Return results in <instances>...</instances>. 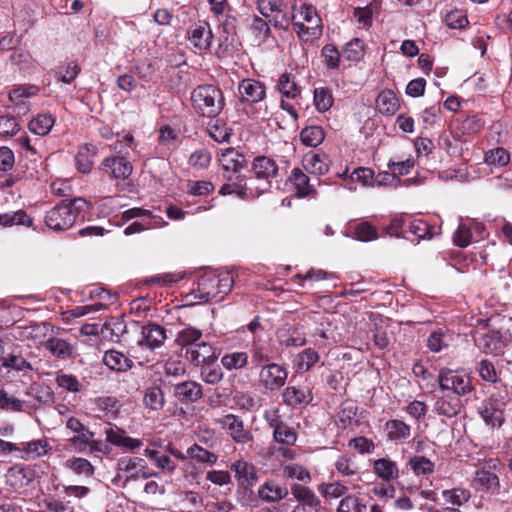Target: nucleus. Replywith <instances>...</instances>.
Wrapping results in <instances>:
<instances>
[{
  "mask_svg": "<svg viewBox=\"0 0 512 512\" xmlns=\"http://www.w3.org/2000/svg\"><path fill=\"white\" fill-rule=\"evenodd\" d=\"M91 204L84 198H74L62 200L55 205L45 215L46 225L55 231H63L71 228L76 221L85 217V213L90 209Z\"/></svg>",
  "mask_w": 512,
  "mask_h": 512,
  "instance_id": "1",
  "label": "nucleus"
},
{
  "mask_svg": "<svg viewBox=\"0 0 512 512\" xmlns=\"http://www.w3.org/2000/svg\"><path fill=\"white\" fill-rule=\"evenodd\" d=\"M191 102L196 113L209 118H216L225 106L222 91L211 84L197 86L191 93Z\"/></svg>",
  "mask_w": 512,
  "mask_h": 512,
  "instance_id": "2",
  "label": "nucleus"
},
{
  "mask_svg": "<svg viewBox=\"0 0 512 512\" xmlns=\"http://www.w3.org/2000/svg\"><path fill=\"white\" fill-rule=\"evenodd\" d=\"M292 10V14H296V18L291 23L298 37L309 40L321 36L322 21L314 5L301 1L299 5L294 3Z\"/></svg>",
  "mask_w": 512,
  "mask_h": 512,
  "instance_id": "3",
  "label": "nucleus"
},
{
  "mask_svg": "<svg viewBox=\"0 0 512 512\" xmlns=\"http://www.w3.org/2000/svg\"><path fill=\"white\" fill-rule=\"evenodd\" d=\"M233 284L230 273L206 272L198 279L196 297L202 302H208L220 295L219 300H222L231 291Z\"/></svg>",
  "mask_w": 512,
  "mask_h": 512,
  "instance_id": "4",
  "label": "nucleus"
},
{
  "mask_svg": "<svg viewBox=\"0 0 512 512\" xmlns=\"http://www.w3.org/2000/svg\"><path fill=\"white\" fill-rule=\"evenodd\" d=\"M263 419L272 430V439L278 445H295L298 439L297 431L284 420L278 408L267 409Z\"/></svg>",
  "mask_w": 512,
  "mask_h": 512,
  "instance_id": "5",
  "label": "nucleus"
},
{
  "mask_svg": "<svg viewBox=\"0 0 512 512\" xmlns=\"http://www.w3.org/2000/svg\"><path fill=\"white\" fill-rule=\"evenodd\" d=\"M258 12L264 18H270L274 28L279 30H288L291 21L296 18V14H289L285 0H255Z\"/></svg>",
  "mask_w": 512,
  "mask_h": 512,
  "instance_id": "6",
  "label": "nucleus"
},
{
  "mask_svg": "<svg viewBox=\"0 0 512 512\" xmlns=\"http://www.w3.org/2000/svg\"><path fill=\"white\" fill-rule=\"evenodd\" d=\"M438 383L441 390L452 391L451 394L460 398L474 390L471 377L463 369H440Z\"/></svg>",
  "mask_w": 512,
  "mask_h": 512,
  "instance_id": "7",
  "label": "nucleus"
},
{
  "mask_svg": "<svg viewBox=\"0 0 512 512\" xmlns=\"http://www.w3.org/2000/svg\"><path fill=\"white\" fill-rule=\"evenodd\" d=\"M116 471H121L131 481L158 477V473L148 468L146 460L139 456H122L116 462Z\"/></svg>",
  "mask_w": 512,
  "mask_h": 512,
  "instance_id": "8",
  "label": "nucleus"
},
{
  "mask_svg": "<svg viewBox=\"0 0 512 512\" xmlns=\"http://www.w3.org/2000/svg\"><path fill=\"white\" fill-rule=\"evenodd\" d=\"M288 378V370L278 363H267L260 367L258 382L266 391L274 392L281 389Z\"/></svg>",
  "mask_w": 512,
  "mask_h": 512,
  "instance_id": "9",
  "label": "nucleus"
},
{
  "mask_svg": "<svg viewBox=\"0 0 512 512\" xmlns=\"http://www.w3.org/2000/svg\"><path fill=\"white\" fill-rule=\"evenodd\" d=\"M511 335L496 329L478 330L474 342L484 353H496L504 348L510 341Z\"/></svg>",
  "mask_w": 512,
  "mask_h": 512,
  "instance_id": "10",
  "label": "nucleus"
},
{
  "mask_svg": "<svg viewBox=\"0 0 512 512\" xmlns=\"http://www.w3.org/2000/svg\"><path fill=\"white\" fill-rule=\"evenodd\" d=\"M219 423L235 443L247 445L253 442L254 435L249 428L245 427L240 416L227 414L219 420Z\"/></svg>",
  "mask_w": 512,
  "mask_h": 512,
  "instance_id": "11",
  "label": "nucleus"
},
{
  "mask_svg": "<svg viewBox=\"0 0 512 512\" xmlns=\"http://www.w3.org/2000/svg\"><path fill=\"white\" fill-rule=\"evenodd\" d=\"M504 410V401L492 395L481 403L478 412L487 426L496 428L505 422Z\"/></svg>",
  "mask_w": 512,
  "mask_h": 512,
  "instance_id": "12",
  "label": "nucleus"
},
{
  "mask_svg": "<svg viewBox=\"0 0 512 512\" xmlns=\"http://www.w3.org/2000/svg\"><path fill=\"white\" fill-rule=\"evenodd\" d=\"M291 493L298 502L292 512H321V501L309 487L293 484Z\"/></svg>",
  "mask_w": 512,
  "mask_h": 512,
  "instance_id": "13",
  "label": "nucleus"
},
{
  "mask_svg": "<svg viewBox=\"0 0 512 512\" xmlns=\"http://www.w3.org/2000/svg\"><path fill=\"white\" fill-rule=\"evenodd\" d=\"M166 338V329L163 326L153 322H148L141 327L140 335L136 344L142 349L154 351L164 344Z\"/></svg>",
  "mask_w": 512,
  "mask_h": 512,
  "instance_id": "14",
  "label": "nucleus"
},
{
  "mask_svg": "<svg viewBox=\"0 0 512 512\" xmlns=\"http://www.w3.org/2000/svg\"><path fill=\"white\" fill-rule=\"evenodd\" d=\"M254 177L264 182L262 192L271 187L272 180L278 176L279 168L276 162L267 156H257L253 159L252 169Z\"/></svg>",
  "mask_w": 512,
  "mask_h": 512,
  "instance_id": "15",
  "label": "nucleus"
},
{
  "mask_svg": "<svg viewBox=\"0 0 512 512\" xmlns=\"http://www.w3.org/2000/svg\"><path fill=\"white\" fill-rule=\"evenodd\" d=\"M101 169L115 180H125L129 178L133 172L131 162L124 155L106 157L101 163Z\"/></svg>",
  "mask_w": 512,
  "mask_h": 512,
  "instance_id": "16",
  "label": "nucleus"
},
{
  "mask_svg": "<svg viewBox=\"0 0 512 512\" xmlns=\"http://www.w3.org/2000/svg\"><path fill=\"white\" fill-rule=\"evenodd\" d=\"M238 91L244 103L255 104L266 98L265 84L256 79H243L238 85Z\"/></svg>",
  "mask_w": 512,
  "mask_h": 512,
  "instance_id": "17",
  "label": "nucleus"
},
{
  "mask_svg": "<svg viewBox=\"0 0 512 512\" xmlns=\"http://www.w3.org/2000/svg\"><path fill=\"white\" fill-rule=\"evenodd\" d=\"M463 408L461 398L449 392L438 396L433 405V411L447 418L457 416Z\"/></svg>",
  "mask_w": 512,
  "mask_h": 512,
  "instance_id": "18",
  "label": "nucleus"
},
{
  "mask_svg": "<svg viewBox=\"0 0 512 512\" xmlns=\"http://www.w3.org/2000/svg\"><path fill=\"white\" fill-rule=\"evenodd\" d=\"M230 469L234 472L239 486L244 489L251 488L258 482L257 468L248 461L237 460L231 464Z\"/></svg>",
  "mask_w": 512,
  "mask_h": 512,
  "instance_id": "19",
  "label": "nucleus"
},
{
  "mask_svg": "<svg viewBox=\"0 0 512 512\" xmlns=\"http://www.w3.org/2000/svg\"><path fill=\"white\" fill-rule=\"evenodd\" d=\"M185 357L195 365L214 363L217 359L216 349L205 341H200L196 346H191L185 351Z\"/></svg>",
  "mask_w": 512,
  "mask_h": 512,
  "instance_id": "20",
  "label": "nucleus"
},
{
  "mask_svg": "<svg viewBox=\"0 0 512 512\" xmlns=\"http://www.w3.org/2000/svg\"><path fill=\"white\" fill-rule=\"evenodd\" d=\"M330 158L324 152L310 151L303 156L302 165L306 172L322 176L330 169Z\"/></svg>",
  "mask_w": 512,
  "mask_h": 512,
  "instance_id": "21",
  "label": "nucleus"
},
{
  "mask_svg": "<svg viewBox=\"0 0 512 512\" xmlns=\"http://www.w3.org/2000/svg\"><path fill=\"white\" fill-rule=\"evenodd\" d=\"M283 403L296 408L306 406L313 400V393L308 386H288L282 393Z\"/></svg>",
  "mask_w": 512,
  "mask_h": 512,
  "instance_id": "22",
  "label": "nucleus"
},
{
  "mask_svg": "<svg viewBox=\"0 0 512 512\" xmlns=\"http://www.w3.org/2000/svg\"><path fill=\"white\" fill-rule=\"evenodd\" d=\"M188 40L193 47L201 51L209 49L213 40L209 24L205 21L194 24L188 32Z\"/></svg>",
  "mask_w": 512,
  "mask_h": 512,
  "instance_id": "23",
  "label": "nucleus"
},
{
  "mask_svg": "<svg viewBox=\"0 0 512 512\" xmlns=\"http://www.w3.org/2000/svg\"><path fill=\"white\" fill-rule=\"evenodd\" d=\"M105 435L107 442L114 446L125 448L131 452L140 449L143 445L142 440L130 437L124 430L116 426L106 429Z\"/></svg>",
  "mask_w": 512,
  "mask_h": 512,
  "instance_id": "24",
  "label": "nucleus"
},
{
  "mask_svg": "<svg viewBox=\"0 0 512 512\" xmlns=\"http://www.w3.org/2000/svg\"><path fill=\"white\" fill-rule=\"evenodd\" d=\"M35 473L21 464L10 467L5 475L6 483L14 489H21L28 486L34 479Z\"/></svg>",
  "mask_w": 512,
  "mask_h": 512,
  "instance_id": "25",
  "label": "nucleus"
},
{
  "mask_svg": "<svg viewBox=\"0 0 512 512\" xmlns=\"http://www.w3.org/2000/svg\"><path fill=\"white\" fill-rule=\"evenodd\" d=\"M289 181L295 189L297 197H315L317 191L306 173L300 168H293L289 176Z\"/></svg>",
  "mask_w": 512,
  "mask_h": 512,
  "instance_id": "26",
  "label": "nucleus"
},
{
  "mask_svg": "<svg viewBox=\"0 0 512 512\" xmlns=\"http://www.w3.org/2000/svg\"><path fill=\"white\" fill-rule=\"evenodd\" d=\"M289 490L275 480H267L258 489V497L266 503H275L285 499Z\"/></svg>",
  "mask_w": 512,
  "mask_h": 512,
  "instance_id": "27",
  "label": "nucleus"
},
{
  "mask_svg": "<svg viewBox=\"0 0 512 512\" xmlns=\"http://www.w3.org/2000/svg\"><path fill=\"white\" fill-rule=\"evenodd\" d=\"M223 178L226 182L220 187V195L235 194L240 198L246 196V181L241 172L223 173Z\"/></svg>",
  "mask_w": 512,
  "mask_h": 512,
  "instance_id": "28",
  "label": "nucleus"
},
{
  "mask_svg": "<svg viewBox=\"0 0 512 512\" xmlns=\"http://www.w3.org/2000/svg\"><path fill=\"white\" fill-rule=\"evenodd\" d=\"M249 353L251 356V362L254 367H261L264 363H269L272 360V346L269 341L262 340L254 337L253 341L249 346Z\"/></svg>",
  "mask_w": 512,
  "mask_h": 512,
  "instance_id": "29",
  "label": "nucleus"
},
{
  "mask_svg": "<svg viewBox=\"0 0 512 512\" xmlns=\"http://www.w3.org/2000/svg\"><path fill=\"white\" fill-rule=\"evenodd\" d=\"M173 395L182 403H192L199 400L202 395V387L194 381H184L174 385Z\"/></svg>",
  "mask_w": 512,
  "mask_h": 512,
  "instance_id": "30",
  "label": "nucleus"
},
{
  "mask_svg": "<svg viewBox=\"0 0 512 512\" xmlns=\"http://www.w3.org/2000/svg\"><path fill=\"white\" fill-rule=\"evenodd\" d=\"M376 108L382 115L392 116L400 108L399 99L391 89L381 91L376 99Z\"/></svg>",
  "mask_w": 512,
  "mask_h": 512,
  "instance_id": "31",
  "label": "nucleus"
},
{
  "mask_svg": "<svg viewBox=\"0 0 512 512\" xmlns=\"http://www.w3.org/2000/svg\"><path fill=\"white\" fill-rule=\"evenodd\" d=\"M21 455L20 458L25 461L35 460L45 454L51 449L48 442L45 440H32L30 442H23L19 444Z\"/></svg>",
  "mask_w": 512,
  "mask_h": 512,
  "instance_id": "32",
  "label": "nucleus"
},
{
  "mask_svg": "<svg viewBox=\"0 0 512 512\" xmlns=\"http://www.w3.org/2000/svg\"><path fill=\"white\" fill-rule=\"evenodd\" d=\"M276 89L283 98L295 99L301 94V87L296 82V76L290 72H284L279 76Z\"/></svg>",
  "mask_w": 512,
  "mask_h": 512,
  "instance_id": "33",
  "label": "nucleus"
},
{
  "mask_svg": "<svg viewBox=\"0 0 512 512\" xmlns=\"http://www.w3.org/2000/svg\"><path fill=\"white\" fill-rule=\"evenodd\" d=\"M97 153V148L93 144H84L79 147L75 155V165L80 173L87 174L93 168V158Z\"/></svg>",
  "mask_w": 512,
  "mask_h": 512,
  "instance_id": "34",
  "label": "nucleus"
},
{
  "mask_svg": "<svg viewBox=\"0 0 512 512\" xmlns=\"http://www.w3.org/2000/svg\"><path fill=\"white\" fill-rule=\"evenodd\" d=\"M103 363L111 370L125 372L133 367V361L117 350L106 351L103 356Z\"/></svg>",
  "mask_w": 512,
  "mask_h": 512,
  "instance_id": "35",
  "label": "nucleus"
},
{
  "mask_svg": "<svg viewBox=\"0 0 512 512\" xmlns=\"http://www.w3.org/2000/svg\"><path fill=\"white\" fill-rule=\"evenodd\" d=\"M387 438L393 442H403L411 435V428L402 420L391 419L385 423Z\"/></svg>",
  "mask_w": 512,
  "mask_h": 512,
  "instance_id": "36",
  "label": "nucleus"
},
{
  "mask_svg": "<svg viewBox=\"0 0 512 512\" xmlns=\"http://www.w3.org/2000/svg\"><path fill=\"white\" fill-rule=\"evenodd\" d=\"M432 229L433 226L422 219L409 220L407 225L408 236H414L413 238L410 237L409 240L418 243L421 239H430L434 235Z\"/></svg>",
  "mask_w": 512,
  "mask_h": 512,
  "instance_id": "37",
  "label": "nucleus"
},
{
  "mask_svg": "<svg viewBox=\"0 0 512 512\" xmlns=\"http://www.w3.org/2000/svg\"><path fill=\"white\" fill-rule=\"evenodd\" d=\"M55 124V118L50 113H39L28 124L29 131L35 135H47Z\"/></svg>",
  "mask_w": 512,
  "mask_h": 512,
  "instance_id": "38",
  "label": "nucleus"
},
{
  "mask_svg": "<svg viewBox=\"0 0 512 512\" xmlns=\"http://www.w3.org/2000/svg\"><path fill=\"white\" fill-rule=\"evenodd\" d=\"M358 407L352 402H344L340 406L338 412L337 426L341 429H346L350 426L359 425L357 419Z\"/></svg>",
  "mask_w": 512,
  "mask_h": 512,
  "instance_id": "39",
  "label": "nucleus"
},
{
  "mask_svg": "<svg viewBox=\"0 0 512 512\" xmlns=\"http://www.w3.org/2000/svg\"><path fill=\"white\" fill-rule=\"evenodd\" d=\"M219 161L224 173L241 172L244 167V156L234 149H228L222 153Z\"/></svg>",
  "mask_w": 512,
  "mask_h": 512,
  "instance_id": "40",
  "label": "nucleus"
},
{
  "mask_svg": "<svg viewBox=\"0 0 512 512\" xmlns=\"http://www.w3.org/2000/svg\"><path fill=\"white\" fill-rule=\"evenodd\" d=\"M299 137L303 145L315 148L324 141L325 132L321 126L311 125L304 127Z\"/></svg>",
  "mask_w": 512,
  "mask_h": 512,
  "instance_id": "41",
  "label": "nucleus"
},
{
  "mask_svg": "<svg viewBox=\"0 0 512 512\" xmlns=\"http://www.w3.org/2000/svg\"><path fill=\"white\" fill-rule=\"evenodd\" d=\"M474 483L480 489L489 492H496L500 487L498 476L495 473L485 469L476 471Z\"/></svg>",
  "mask_w": 512,
  "mask_h": 512,
  "instance_id": "42",
  "label": "nucleus"
},
{
  "mask_svg": "<svg viewBox=\"0 0 512 512\" xmlns=\"http://www.w3.org/2000/svg\"><path fill=\"white\" fill-rule=\"evenodd\" d=\"M45 348L55 357L66 359L72 356L74 347L64 339L53 337L46 341Z\"/></svg>",
  "mask_w": 512,
  "mask_h": 512,
  "instance_id": "43",
  "label": "nucleus"
},
{
  "mask_svg": "<svg viewBox=\"0 0 512 512\" xmlns=\"http://www.w3.org/2000/svg\"><path fill=\"white\" fill-rule=\"evenodd\" d=\"M283 477L308 484L312 481L310 472L298 463H288L282 465Z\"/></svg>",
  "mask_w": 512,
  "mask_h": 512,
  "instance_id": "44",
  "label": "nucleus"
},
{
  "mask_svg": "<svg viewBox=\"0 0 512 512\" xmlns=\"http://www.w3.org/2000/svg\"><path fill=\"white\" fill-rule=\"evenodd\" d=\"M30 408L27 401L15 396H10L5 390L0 389V409L10 412H26Z\"/></svg>",
  "mask_w": 512,
  "mask_h": 512,
  "instance_id": "45",
  "label": "nucleus"
},
{
  "mask_svg": "<svg viewBox=\"0 0 512 512\" xmlns=\"http://www.w3.org/2000/svg\"><path fill=\"white\" fill-rule=\"evenodd\" d=\"M143 402L146 408L154 411L161 410L165 404V397L162 389L152 386L145 389Z\"/></svg>",
  "mask_w": 512,
  "mask_h": 512,
  "instance_id": "46",
  "label": "nucleus"
},
{
  "mask_svg": "<svg viewBox=\"0 0 512 512\" xmlns=\"http://www.w3.org/2000/svg\"><path fill=\"white\" fill-rule=\"evenodd\" d=\"M32 222V218L24 210L0 214V226L3 227H11L14 225L30 227Z\"/></svg>",
  "mask_w": 512,
  "mask_h": 512,
  "instance_id": "47",
  "label": "nucleus"
},
{
  "mask_svg": "<svg viewBox=\"0 0 512 512\" xmlns=\"http://www.w3.org/2000/svg\"><path fill=\"white\" fill-rule=\"evenodd\" d=\"M373 468L375 473L386 481L396 479L399 475L396 463L386 458L376 460Z\"/></svg>",
  "mask_w": 512,
  "mask_h": 512,
  "instance_id": "48",
  "label": "nucleus"
},
{
  "mask_svg": "<svg viewBox=\"0 0 512 512\" xmlns=\"http://www.w3.org/2000/svg\"><path fill=\"white\" fill-rule=\"evenodd\" d=\"M187 458L210 466L214 465L218 460V456L215 453L210 452L198 444H194L187 449Z\"/></svg>",
  "mask_w": 512,
  "mask_h": 512,
  "instance_id": "49",
  "label": "nucleus"
},
{
  "mask_svg": "<svg viewBox=\"0 0 512 512\" xmlns=\"http://www.w3.org/2000/svg\"><path fill=\"white\" fill-rule=\"evenodd\" d=\"M201 338V330L189 326L178 332L176 343L186 351L187 348L196 346L201 341Z\"/></svg>",
  "mask_w": 512,
  "mask_h": 512,
  "instance_id": "50",
  "label": "nucleus"
},
{
  "mask_svg": "<svg viewBox=\"0 0 512 512\" xmlns=\"http://www.w3.org/2000/svg\"><path fill=\"white\" fill-rule=\"evenodd\" d=\"M249 356L247 352L227 353L221 358V364L227 370H240L247 366Z\"/></svg>",
  "mask_w": 512,
  "mask_h": 512,
  "instance_id": "51",
  "label": "nucleus"
},
{
  "mask_svg": "<svg viewBox=\"0 0 512 512\" xmlns=\"http://www.w3.org/2000/svg\"><path fill=\"white\" fill-rule=\"evenodd\" d=\"M250 29L259 44L266 42L272 34L269 23L257 15L253 16Z\"/></svg>",
  "mask_w": 512,
  "mask_h": 512,
  "instance_id": "52",
  "label": "nucleus"
},
{
  "mask_svg": "<svg viewBox=\"0 0 512 512\" xmlns=\"http://www.w3.org/2000/svg\"><path fill=\"white\" fill-rule=\"evenodd\" d=\"M144 455L149 458L161 470L172 472L176 468L175 462L166 454L155 449L146 448Z\"/></svg>",
  "mask_w": 512,
  "mask_h": 512,
  "instance_id": "53",
  "label": "nucleus"
},
{
  "mask_svg": "<svg viewBox=\"0 0 512 512\" xmlns=\"http://www.w3.org/2000/svg\"><path fill=\"white\" fill-rule=\"evenodd\" d=\"M458 128L462 134H475L481 131L484 127V121L475 114L465 115L458 119Z\"/></svg>",
  "mask_w": 512,
  "mask_h": 512,
  "instance_id": "54",
  "label": "nucleus"
},
{
  "mask_svg": "<svg viewBox=\"0 0 512 512\" xmlns=\"http://www.w3.org/2000/svg\"><path fill=\"white\" fill-rule=\"evenodd\" d=\"M207 131L216 142L223 143L229 140L230 132L224 121L213 118L207 126Z\"/></svg>",
  "mask_w": 512,
  "mask_h": 512,
  "instance_id": "55",
  "label": "nucleus"
},
{
  "mask_svg": "<svg viewBox=\"0 0 512 512\" xmlns=\"http://www.w3.org/2000/svg\"><path fill=\"white\" fill-rule=\"evenodd\" d=\"M95 410L103 413V415H115L119 409V401L112 396H101L93 400Z\"/></svg>",
  "mask_w": 512,
  "mask_h": 512,
  "instance_id": "56",
  "label": "nucleus"
},
{
  "mask_svg": "<svg viewBox=\"0 0 512 512\" xmlns=\"http://www.w3.org/2000/svg\"><path fill=\"white\" fill-rule=\"evenodd\" d=\"M342 55L348 61H359L364 56V42L359 38L352 39L345 44Z\"/></svg>",
  "mask_w": 512,
  "mask_h": 512,
  "instance_id": "57",
  "label": "nucleus"
},
{
  "mask_svg": "<svg viewBox=\"0 0 512 512\" xmlns=\"http://www.w3.org/2000/svg\"><path fill=\"white\" fill-rule=\"evenodd\" d=\"M484 160L488 165L502 167L509 163L510 153L503 147H497L485 152Z\"/></svg>",
  "mask_w": 512,
  "mask_h": 512,
  "instance_id": "58",
  "label": "nucleus"
},
{
  "mask_svg": "<svg viewBox=\"0 0 512 512\" xmlns=\"http://www.w3.org/2000/svg\"><path fill=\"white\" fill-rule=\"evenodd\" d=\"M318 491L324 498H339L347 494L348 487L339 481L331 483H322L318 486Z\"/></svg>",
  "mask_w": 512,
  "mask_h": 512,
  "instance_id": "59",
  "label": "nucleus"
},
{
  "mask_svg": "<svg viewBox=\"0 0 512 512\" xmlns=\"http://www.w3.org/2000/svg\"><path fill=\"white\" fill-rule=\"evenodd\" d=\"M333 104V96L328 88L320 87L314 90V105L320 113L328 111Z\"/></svg>",
  "mask_w": 512,
  "mask_h": 512,
  "instance_id": "60",
  "label": "nucleus"
},
{
  "mask_svg": "<svg viewBox=\"0 0 512 512\" xmlns=\"http://www.w3.org/2000/svg\"><path fill=\"white\" fill-rule=\"evenodd\" d=\"M409 464L417 476H428L434 472V463L424 456L412 457Z\"/></svg>",
  "mask_w": 512,
  "mask_h": 512,
  "instance_id": "61",
  "label": "nucleus"
},
{
  "mask_svg": "<svg viewBox=\"0 0 512 512\" xmlns=\"http://www.w3.org/2000/svg\"><path fill=\"white\" fill-rule=\"evenodd\" d=\"M39 89L35 85H22L14 88L9 93V99L15 105L24 103V99L34 96L38 93Z\"/></svg>",
  "mask_w": 512,
  "mask_h": 512,
  "instance_id": "62",
  "label": "nucleus"
},
{
  "mask_svg": "<svg viewBox=\"0 0 512 512\" xmlns=\"http://www.w3.org/2000/svg\"><path fill=\"white\" fill-rule=\"evenodd\" d=\"M319 360V354L312 348H307L297 356V368L299 371L310 370Z\"/></svg>",
  "mask_w": 512,
  "mask_h": 512,
  "instance_id": "63",
  "label": "nucleus"
},
{
  "mask_svg": "<svg viewBox=\"0 0 512 512\" xmlns=\"http://www.w3.org/2000/svg\"><path fill=\"white\" fill-rule=\"evenodd\" d=\"M366 505L354 495H346L338 505V512H364Z\"/></svg>",
  "mask_w": 512,
  "mask_h": 512,
  "instance_id": "64",
  "label": "nucleus"
}]
</instances>
